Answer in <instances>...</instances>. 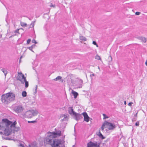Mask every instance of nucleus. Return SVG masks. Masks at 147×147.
Segmentation results:
<instances>
[{
    "label": "nucleus",
    "instance_id": "nucleus-1",
    "mask_svg": "<svg viewBox=\"0 0 147 147\" xmlns=\"http://www.w3.org/2000/svg\"><path fill=\"white\" fill-rule=\"evenodd\" d=\"M16 124V121L12 122L7 119H3L0 123V129L4 130V134L8 136L11 131V129L15 127Z\"/></svg>",
    "mask_w": 147,
    "mask_h": 147
},
{
    "label": "nucleus",
    "instance_id": "nucleus-2",
    "mask_svg": "<svg viewBox=\"0 0 147 147\" xmlns=\"http://www.w3.org/2000/svg\"><path fill=\"white\" fill-rule=\"evenodd\" d=\"M51 132H48L45 138L47 144H50L52 147H64L63 142L60 140L54 139V137Z\"/></svg>",
    "mask_w": 147,
    "mask_h": 147
},
{
    "label": "nucleus",
    "instance_id": "nucleus-3",
    "mask_svg": "<svg viewBox=\"0 0 147 147\" xmlns=\"http://www.w3.org/2000/svg\"><path fill=\"white\" fill-rule=\"evenodd\" d=\"M15 99V94L12 92H9L3 94L1 100L3 103L7 104L13 101Z\"/></svg>",
    "mask_w": 147,
    "mask_h": 147
},
{
    "label": "nucleus",
    "instance_id": "nucleus-4",
    "mask_svg": "<svg viewBox=\"0 0 147 147\" xmlns=\"http://www.w3.org/2000/svg\"><path fill=\"white\" fill-rule=\"evenodd\" d=\"M38 112L36 110H31L27 111L23 115V116L27 118H31L37 115Z\"/></svg>",
    "mask_w": 147,
    "mask_h": 147
},
{
    "label": "nucleus",
    "instance_id": "nucleus-5",
    "mask_svg": "<svg viewBox=\"0 0 147 147\" xmlns=\"http://www.w3.org/2000/svg\"><path fill=\"white\" fill-rule=\"evenodd\" d=\"M107 127L109 129L111 130L114 129L115 127V124L105 121L102 125L101 127V130L103 131L105 128Z\"/></svg>",
    "mask_w": 147,
    "mask_h": 147
},
{
    "label": "nucleus",
    "instance_id": "nucleus-6",
    "mask_svg": "<svg viewBox=\"0 0 147 147\" xmlns=\"http://www.w3.org/2000/svg\"><path fill=\"white\" fill-rule=\"evenodd\" d=\"M101 143L100 141L98 142L90 141L87 144V147H100Z\"/></svg>",
    "mask_w": 147,
    "mask_h": 147
},
{
    "label": "nucleus",
    "instance_id": "nucleus-7",
    "mask_svg": "<svg viewBox=\"0 0 147 147\" xmlns=\"http://www.w3.org/2000/svg\"><path fill=\"white\" fill-rule=\"evenodd\" d=\"M13 110L14 111L17 113H21L23 111L24 108L22 105H19L15 107Z\"/></svg>",
    "mask_w": 147,
    "mask_h": 147
},
{
    "label": "nucleus",
    "instance_id": "nucleus-8",
    "mask_svg": "<svg viewBox=\"0 0 147 147\" xmlns=\"http://www.w3.org/2000/svg\"><path fill=\"white\" fill-rule=\"evenodd\" d=\"M26 78L21 72H18V76L17 77L18 80L20 81L21 82H23L26 80Z\"/></svg>",
    "mask_w": 147,
    "mask_h": 147
},
{
    "label": "nucleus",
    "instance_id": "nucleus-9",
    "mask_svg": "<svg viewBox=\"0 0 147 147\" xmlns=\"http://www.w3.org/2000/svg\"><path fill=\"white\" fill-rule=\"evenodd\" d=\"M84 117V120L86 122H88L89 121L90 117L88 116L87 113L86 112H84L82 113Z\"/></svg>",
    "mask_w": 147,
    "mask_h": 147
},
{
    "label": "nucleus",
    "instance_id": "nucleus-10",
    "mask_svg": "<svg viewBox=\"0 0 147 147\" xmlns=\"http://www.w3.org/2000/svg\"><path fill=\"white\" fill-rule=\"evenodd\" d=\"M73 115L75 116V119L77 121L82 118V114H81L76 112L75 113H74V114Z\"/></svg>",
    "mask_w": 147,
    "mask_h": 147
},
{
    "label": "nucleus",
    "instance_id": "nucleus-11",
    "mask_svg": "<svg viewBox=\"0 0 147 147\" xmlns=\"http://www.w3.org/2000/svg\"><path fill=\"white\" fill-rule=\"evenodd\" d=\"M51 134H53L54 138L58 136H60L61 135V131H58L56 132H51Z\"/></svg>",
    "mask_w": 147,
    "mask_h": 147
},
{
    "label": "nucleus",
    "instance_id": "nucleus-12",
    "mask_svg": "<svg viewBox=\"0 0 147 147\" xmlns=\"http://www.w3.org/2000/svg\"><path fill=\"white\" fill-rule=\"evenodd\" d=\"M68 111L69 113L71 115H73L74 114V113H76L74 111L72 107H69L68 109Z\"/></svg>",
    "mask_w": 147,
    "mask_h": 147
},
{
    "label": "nucleus",
    "instance_id": "nucleus-13",
    "mask_svg": "<svg viewBox=\"0 0 147 147\" xmlns=\"http://www.w3.org/2000/svg\"><path fill=\"white\" fill-rule=\"evenodd\" d=\"M60 117L61 119V120L64 121H67L68 119V117L67 115H61L60 116Z\"/></svg>",
    "mask_w": 147,
    "mask_h": 147
},
{
    "label": "nucleus",
    "instance_id": "nucleus-14",
    "mask_svg": "<svg viewBox=\"0 0 147 147\" xmlns=\"http://www.w3.org/2000/svg\"><path fill=\"white\" fill-rule=\"evenodd\" d=\"M97 135L99 136V137L101 139L103 140L105 138L103 136L102 134L101 133L100 131V130H99V132L97 133Z\"/></svg>",
    "mask_w": 147,
    "mask_h": 147
},
{
    "label": "nucleus",
    "instance_id": "nucleus-15",
    "mask_svg": "<svg viewBox=\"0 0 147 147\" xmlns=\"http://www.w3.org/2000/svg\"><path fill=\"white\" fill-rule=\"evenodd\" d=\"M72 93L74 96L75 98H76L78 95V93L77 92L73 90L72 91Z\"/></svg>",
    "mask_w": 147,
    "mask_h": 147
},
{
    "label": "nucleus",
    "instance_id": "nucleus-16",
    "mask_svg": "<svg viewBox=\"0 0 147 147\" xmlns=\"http://www.w3.org/2000/svg\"><path fill=\"white\" fill-rule=\"evenodd\" d=\"M139 39L141 40L142 42L145 43L146 41V38L144 37H141L139 38Z\"/></svg>",
    "mask_w": 147,
    "mask_h": 147
},
{
    "label": "nucleus",
    "instance_id": "nucleus-17",
    "mask_svg": "<svg viewBox=\"0 0 147 147\" xmlns=\"http://www.w3.org/2000/svg\"><path fill=\"white\" fill-rule=\"evenodd\" d=\"M79 38L80 40L83 41H86L87 40L86 38L84 36H80Z\"/></svg>",
    "mask_w": 147,
    "mask_h": 147
},
{
    "label": "nucleus",
    "instance_id": "nucleus-18",
    "mask_svg": "<svg viewBox=\"0 0 147 147\" xmlns=\"http://www.w3.org/2000/svg\"><path fill=\"white\" fill-rule=\"evenodd\" d=\"M25 83V86L26 88H27L28 86V82L26 81V80H25L23 82H21L22 84H24Z\"/></svg>",
    "mask_w": 147,
    "mask_h": 147
},
{
    "label": "nucleus",
    "instance_id": "nucleus-19",
    "mask_svg": "<svg viewBox=\"0 0 147 147\" xmlns=\"http://www.w3.org/2000/svg\"><path fill=\"white\" fill-rule=\"evenodd\" d=\"M22 94L23 97H25L27 96V92L25 91H23L22 92Z\"/></svg>",
    "mask_w": 147,
    "mask_h": 147
},
{
    "label": "nucleus",
    "instance_id": "nucleus-20",
    "mask_svg": "<svg viewBox=\"0 0 147 147\" xmlns=\"http://www.w3.org/2000/svg\"><path fill=\"white\" fill-rule=\"evenodd\" d=\"M20 25H21V26H22L24 27V26H26L27 25V24L26 23L21 22H20Z\"/></svg>",
    "mask_w": 147,
    "mask_h": 147
},
{
    "label": "nucleus",
    "instance_id": "nucleus-21",
    "mask_svg": "<svg viewBox=\"0 0 147 147\" xmlns=\"http://www.w3.org/2000/svg\"><path fill=\"white\" fill-rule=\"evenodd\" d=\"M62 77L60 76H58L56 78L54 79V80L55 81L61 79Z\"/></svg>",
    "mask_w": 147,
    "mask_h": 147
},
{
    "label": "nucleus",
    "instance_id": "nucleus-22",
    "mask_svg": "<svg viewBox=\"0 0 147 147\" xmlns=\"http://www.w3.org/2000/svg\"><path fill=\"white\" fill-rule=\"evenodd\" d=\"M95 59H97L98 60H100L101 58L100 56L98 55H96L95 56Z\"/></svg>",
    "mask_w": 147,
    "mask_h": 147
},
{
    "label": "nucleus",
    "instance_id": "nucleus-23",
    "mask_svg": "<svg viewBox=\"0 0 147 147\" xmlns=\"http://www.w3.org/2000/svg\"><path fill=\"white\" fill-rule=\"evenodd\" d=\"M37 86L36 85V87H35V90L34 91V94H35L37 92Z\"/></svg>",
    "mask_w": 147,
    "mask_h": 147
},
{
    "label": "nucleus",
    "instance_id": "nucleus-24",
    "mask_svg": "<svg viewBox=\"0 0 147 147\" xmlns=\"http://www.w3.org/2000/svg\"><path fill=\"white\" fill-rule=\"evenodd\" d=\"M35 21H34V22H33L31 23V24L30 25V27L31 28H32L33 27L34 25V22H35Z\"/></svg>",
    "mask_w": 147,
    "mask_h": 147
},
{
    "label": "nucleus",
    "instance_id": "nucleus-25",
    "mask_svg": "<svg viewBox=\"0 0 147 147\" xmlns=\"http://www.w3.org/2000/svg\"><path fill=\"white\" fill-rule=\"evenodd\" d=\"M102 115L104 117H103L104 119H105L109 118V117L108 116H107L105 114H103Z\"/></svg>",
    "mask_w": 147,
    "mask_h": 147
},
{
    "label": "nucleus",
    "instance_id": "nucleus-26",
    "mask_svg": "<svg viewBox=\"0 0 147 147\" xmlns=\"http://www.w3.org/2000/svg\"><path fill=\"white\" fill-rule=\"evenodd\" d=\"M80 82L81 84V85L80 86L78 87L79 88H81L82 87V85L83 83V81L82 80H80Z\"/></svg>",
    "mask_w": 147,
    "mask_h": 147
},
{
    "label": "nucleus",
    "instance_id": "nucleus-27",
    "mask_svg": "<svg viewBox=\"0 0 147 147\" xmlns=\"http://www.w3.org/2000/svg\"><path fill=\"white\" fill-rule=\"evenodd\" d=\"M33 46H32L31 47H28V49L32 51V52H34V51L32 50V49L33 48Z\"/></svg>",
    "mask_w": 147,
    "mask_h": 147
},
{
    "label": "nucleus",
    "instance_id": "nucleus-28",
    "mask_svg": "<svg viewBox=\"0 0 147 147\" xmlns=\"http://www.w3.org/2000/svg\"><path fill=\"white\" fill-rule=\"evenodd\" d=\"M109 62H111L112 61V57L111 56H109Z\"/></svg>",
    "mask_w": 147,
    "mask_h": 147
},
{
    "label": "nucleus",
    "instance_id": "nucleus-29",
    "mask_svg": "<svg viewBox=\"0 0 147 147\" xmlns=\"http://www.w3.org/2000/svg\"><path fill=\"white\" fill-rule=\"evenodd\" d=\"M92 44H94V45H96L97 47H98V45L96 43V41H93L92 42Z\"/></svg>",
    "mask_w": 147,
    "mask_h": 147
},
{
    "label": "nucleus",
    "instance_id": "nucleus-30",
    "mask_svg": "<svg viewBox=\"0 0 147 147\" xmlns=\"http://www.w3.org/2000/svg\"><path fill=\"white\" fill-rule=\"evenodd\" d=\"M36 122V121H28V123H35Z\"/></svg>",
    "mask_w": 147,
    "mask_h": 147
},
{
    "label": "nucleus",
    "instance_id": "nucleus-31",
    "mask_svg": "<svg viewBox=\"0 0 147 147\" xmlns=\"http://www.w3.org/2000/svg\"><path fill=\"white\" fill-rule=\"evenodd\" d=\"M22 29V30H23V29L22 28H21V29H18L16 30H15V31L14 32L18 33L19 30L20 29Z\"/></svg>",
    "mask_w": 147,
    "mask_h": 147
},
{
    "label": "nucleus",
    "instance_id": "nucleus-32",
    "mask_svg": "<svg viewBox=\"0 0 147 147\" xmlns=\"http://www.w3.org/2000/svg\"><path fill=\"white\" fill-rule=\"evenodd\" d=\"M1 71L4 73H5V71H7L6 70H5L4 69H1Z\"/></svg>",
    "mask_w": 147,
    "mask_h": 147
},
{
    "label": "nucleus",
    "instance_id": "nucleus-33",
    "mask_svg": "<svg viewBox=\"0 0 147 147\" xmlns=\"http://www.w3.org/2000/svg\"><path fill=\"white\" fill-rule=\"evenodd\" d=\"M31 41V40L30 39H28L27 41V44H29Z\"/></svg>",
    "mask_w": 147,
    "mask_h": 147
},
{
    "label": "nucleus",
    "instance_id": "nucleus-34",
    "mask_svg": "<svg viewBox=\"0 0 147 147\" xmlns=\"http://www.w3.org/2000/svg\"><path fill=\"white\" fill-rule=\"evenodd\" d=\"M135 125L136 126H138L139 125V123L138 121L136 122V123Z\"/></svg>",
    "mask_w": 147,
    "mask_h": 147
},
{
    "label": "nucleus",
    "instance_id": "nucleus-35",
    "mask_svg": "<svg viewBox=\"0 0 147 147\" xmlns=\"http://www.w3.org/2000/svg\"><path fill=\"white\" fill-rule=\"evenodd\" d=\"M32 42L33 43H35V44H36L37 43L36 40L34 39H33L32 41Z\"/></svg>",
    "mask_w": 147,
    "mask_h": 147
},
{
    "label": "nucleus",
    "instance_id": "nucleus-36",
    "mask_svg": "<svg viewBox=\"0 0 147 147\" xmlns=\"http://www.w3.org/2000/svg\"><path fill=\"white\" fill-rule=\"evenodd\" d=\"M140 12H136V13H135V14L136 15H139L140 14Z\"/></svg>",
    "mask_w": 147,
    "mask_h": 147
},
{
    "label": "nucleus",
    "instance_id": "nucleus-37",
    "mask_svg": "<svg viewBox=\"0 0 147 147\" xmlns=\"http://www.w3.org/2000/svg\"><path fill=\"white\" fill-rule=\"evenodd\" d=\"M133 104V103L132 102H129L128 104V105L129 106H131L132 105V104Z\"/></svg>",
    "mask_w": 147,
    "mask_h": 147
},
{
    "label": "nucleus",
    "instance_id": "nucleus-38",
    "mask_svg": "<svg viewBox=\"0 0 147 147\" xmlns=\"http://www.w3.org/2000/svg\"><path fill=\"white\" fill-rule=\"evenodd\" d=\"M50 7H55V5H53L52 4H51V5H50Z\"/></svg>",
    "mask_w": 147,
    "mask_h": 147
},
{
    "label": "nucleus",
    "instance_id": "nucleus-39",
    "mask_svg": "<svg viewBox=\"0 0 147 147\" xmlns=\"http://www.w3.org/2000/svg\"><path fill=\"white\" fill-rule=\"evenodd\" d=\"M7 73V71H5V73H4L5 76H6Z\"/></svg>",
    "mask_w": 147,
    "mask_h": 147
},
{
    "label": "nucleus",
    "instance_id": "nucleus-40",
    "mask_svg": "<svg viewBox=\"0 0 147 147\" xmlns=\"http://www.w3.org/2000/svg\"><path fill=\"white\" fill-rule=\"evenodd\" d=\"M90 76L91 77H92V76H94V74H91L90 75Z\"/></svg>",
    "mask_w": 147,
    "mask_h": 147
},
{
    "label": "nucleus",
    "instance_id": "nucleus-41",
    "mask_svg": "<svg viewBox=\"0 0 147 147\" xmlns=\"http://www.w3.org/2000/svg\"><path fill=\"white\" fill-rule=\"evenodd\" d=\"M124 104L125 105H126V101H124Z\"/></svg>",
    "mask_w": 147,
    "mask_h": 147
},
{
    "label": "nucleus",
    "instance_id": "nucleus-42",
    "mask_svg": "<svg viewBox=\"0 0 147 147\" xmlns=\"http://www.w3.org/2000/svg\"><path fill=\"white\" fill-rule=\"evenodd\" d=\"M145 64L146 66L147 65V60L146 61V62H145Z\"/></svg>",
    "mask_w": 147,
    "mask_h": 147
},
{
    "label": "nucleus",
    "instance_id": "nucleus-43",
    "mask_svg": "<svg viewBox=\"0 0 147 147\" xmlns=\"http://www.w3.org/2000/svg\"><path fill=\"white\" fill-rule=\"evenodd\" d=\"M3 134V133L1 131H0V134Z\"/></svg>",
    "mask_w": 147,
    "mask_h": 147
},
{
    "label": "nucleus",
    "instance_id": "nucleus-44",
    "mask_svg": "<svg viewBox=\"0 0 147 147\" xmlns=\"http://www.w3.org/2000/svg\"><path fill=\"white\" fill-rule=\"evenodd\" d=\"M98 69H99V70L100 69V67H98Z\"/></svg>",
    "mask_w": 147,
    "mask_h": 147
},
{
    "label": "nucleus",
    "instance_id": "nucleus-45",
    "mask_svg": "<svg viewBox=\"0 0 147 147\" xmlns=\"http://www.w3.org/2000/svg\"><path fill=\"white\" fill-rule=\"evenodd\" d=\"M22 58V56H21L20 57V59H21Z\"/></svg>",
    "mask_w": 147,
    "mask_h": 147
},
{
    "label": "nucleus",
    "instance_id": "nucleus-46",
    "mask_svg": "<svg viewBox=\"0 0 147 147\" xmlns=\"http://www.w3.org/2000/svg\"><path fill=\"white\" fill-rule=\"evenodd\" d=\"M11 36H10V37H9V38H11Z\"/></svg>",
    "mask_w": 147,
    "mask_h": 147
}]
</instances>
